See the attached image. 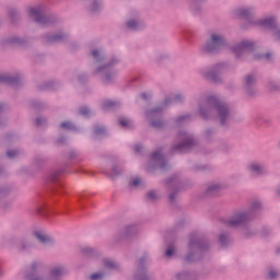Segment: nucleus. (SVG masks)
I'll list each match as a JSON object with an SVG mask.
<instances>
[{"label":"nucleus","instance_id":"obj_49","mask_svg":"<svg viewBox=\"0 0 280 280\" xmlns=\"http://www.w3.org/2000/svg\"><path fill=\"white\" fill-rule=\"evenodd\" d=\"M10 43L16 44V45H23V39H21L20 37H13L10 39Z\"/></svg>","mask_w":280,"mask_h":280},{"label":"nucleus","instance_id":"obj_41","mask_svg":"<svg viewBox=\"0 0 280 280\" xmlns=\"http://www.w3.org/2000/svg\"><path fill=\"white\" fill-rule=\"evenodd\" d=\"M20 152L18 150H9L7 151L8 159H16L19 156Z\"/></svg>","mask_w":280,"mask_h":280},{"label":"nucleus","instance_id":"obj_33","mask_svg":"<svg viewBox=\"0 0 280 280\" xmlns=\"http://www.w3.org/2000/svg\"><path fill=\"white\" fill-rule=\"evenodd\" d=\"M94 135H95L96 137H102V136L106 135V128H105V127H102V126H100V125H96V126L94 127Z\"/></svg>","mask_w":280,"mask_h":280},{"label":"nucleus","instance_id":"obj_45","mask_svg":"<svg viewBox=\"0 0 280 280\" xmlns=\"http://www.w3.org/2000/svg\"><path fill=\"white\" fill-rule=\"evenodd\" d=\"M187 119H191V115L187 114V115L177 117L176 124H183V121H187Z\"/></svg>","mask_w":280,"mask_h":280},{"label":"nucleus","instance_id":"obj_3","mask_svg":"<svg viewBox=\"0 0 280 280\" xmlns=\"http://www.w3.org/2000/svg\"><path fill=\"white\" fill-rule=\"evenodd\" d=\"M209 250V243L196 235L190 236L185 261H198Z\"/></svg>","mask_w":280,"mask_h":280},{"label":"nucleus","instance_id":"obj_19","mask_svg":"<svg viewBox=\"0 0 280 280\" xmlns=\"http://www.w3.org/2000/svg\"><path fill=\"white\" fill-rule=\"evenodd\" d=\"M248 170L254 172V174H258L259 176L268 174V170H266L262 164H259L257 162H253L252 164H249Z\"/></svg>","mask_w":280,"mask_h":280},{"label":"nucleus","instance_id":"obj_51","mask_svg":"<svg viewBox=\"0 0 280 280\" xmlns=\"http://www.w3.org/2000/svg\"><path fill=\"white\" fill-rule=\"evenodd\" d=\"M45 121H47V119H45L43 117H37L36 118V125L37 126H44Z\"/></svg>","mask_w":280,"mask_h":280},{"label":"nucleus","instance_id":"obj_40","mask_svg":"<svg viewBox=\"0 0 280 280\" xmlns=\"http://www.w3.org/2000/svg\"><path fill=\"white\" fill-rule=\"evenodd\" d=\"M117 78V73L115 72H107L105 74V82H113Z\"/></svg>","mask_w":280,"mask_h":280},{"label":"nucleus","instance_id":"obj_53","mask_svg":"<svg viewBox=\"0 0 280 280\" xmlns=\"http://www.w3.org/2000/svg\"><path fill=\"white\" fill-rule=\"evenodd\" d=\"M211 135H213V130H212V129H207V130L205 131V137H206V139H209V137H211Z\"/></svg>","mask_w":280,"mask_h":280},{"label":"nucleus","instance_id":"obj_11","mask_svg":"<svg viewBox=\"0 0 280 280\" xmlns=\"http://www.w3.org/2000/svg\"><path fill=\"white\" fill-rule=\"evenodd\" d=\"M223 66L221 63L214 66L212 69L203 70L202 75L210 82H220V73H222Z\"/></svg>","mask_w":280,"mask_h":280},{"label":"nucleus","instance_id":"obj_18","mask_svg":"<svg viewBox=\"0 0 280 280\" xmlns=\"http://www.w3.org/2000/svg\"><path fill=\"white\" fill-rule=\"evenodd\" d=\"M126 25L128 30H132L133 32H137L145 27V24H143V21H141L139 18L127 21Z\"/></svg>","mask_w":280,"mask_h":280},{"label":"nucleus","instance_id":"obj_35","mask_svg":"<svg viewBox=\"0 0 280 280\" xmlns=\"http://www.w3.org/2000/svg\"><path fill=\"white\" fill-rule=\"evenodd\" d=\"M110 178H119L121 176V170L117 167V165H114L112 167V172L109 174Z\"/></svg>","mask_w":280,"mask_h":280},{"label":"nucleus","instance_id":"obj_4","mask_svg":"<svg viewBox=\"0 0 280 280\" xmlns=\"http://www.w3.org/2000/svg\"><path fill=\"white\" fill-rule=\"evenodd\" d=\"M38 268H40V262L35 261L31 265L28 272L26 273V280H58V277H62V275L67 273V269L65 267H54L50 270L49 276L40 278L37 276Z\"/></svg>","mask_w":280,"mask_h":280},{"label":"nucleus","instance_id":"obj_63","mask_svg":"<svg viewBox=\"0 0 280 280\" xmlns=\"http://www.w3.org/2000/svg\"><path fill=\"white\" fill-rule=\"evenodd\" d=\"M33 106H38V104H37V103H34Z\"/></svg>","mask_w":280,"mask_h":280},{"label":"nucleus","instance_id":"obj_60","mask_svg":"<svg viewBox=\"0 0 280 280\" xmlns=\"http://www.w3.org/2000/svg\"><path fill=\"white\" fill-rule=\"evenodd\" d=\"M58 142H59V143H65V138H60V139L58 140Z\"/></svg>","mask_w":280,"mask_h":280},{"label":"nucleus","instance_id":"obj_46","mask_svg":"<svg viewBox=\"0 0 280 280\" xmlns=\"http://www.w3.org/2000/svg\"><path fill=\"white\" fill-rule=\"evenodd\" d=\"M91 280H103L104 279V272H96V273H93L91 277H90Z\"/></svg>","mask_w":280,"mask_h":280},{"label":"nucleus","instance_id":"obj_52","mask_svg":"<svg viewBox=\"0 0 280 280\" xmlns=\"http://www.w3.org/2000/svg\"><path fill=\"white\" fill-rule=\"evenodd\" d=\"M183 100H185V97H184L182 94H177V95H175V97H174V102H175L176 104H178V102H183Z\"/></svg>","mask_w":280,"mask_h":280},{"label":"nucleus","instance_id":"obj_38","mask_svg":"<svg viewBox=\"0 0 280 280\" xmlns=\"http://www.w3.org/2000/svg\"><path fill=\"white\" fill-rule=\"evenodd\" d=\"M60 128H63V130H75V125L71 121H63L61 122Z\"/></svg>","mask_w":280,"mask_h":280},{"label":"nucleus","instance_id":"obj_20","mask_svg":"<svg viewBox=\"0 0 280 280\" xmlns=\"http://www.w3.org/2000/svg\"><path fill=\"white\" fill-rule=\"evenodd\" d=\"M145 258H141L139 261L140 272L135 273L136 280H148V275L145 273V267L143 266Z\"/></svg>","mask_w":280,"mask_h":280},{"label":"nucleus","instance_id":"obj_62","mask_svg":"<svg viewBox=\"0 0 280 280\" xmlns=\"http://www.w3.org/2000/svg\"><path fill=\"white\" fill-rule=\"evenodd\" d=\"M198 170H205V166L199 167Z\"/></svg>","mask_w":280,"mask_h":280},{"label":"nucleus","instance_id":"obj_5","mask_svg":"<svg viewBox=\"0 0 280 280\" xmlns=\"http://www.w3.org/2000/svg\"><path fill=\"white\" fill-rule=\"evenodd\" d=\"M224 46H226V38L224 35L211 33L210 38L207 39L206 44L202 46V50L207 54H218Z\"/></svg>","mask_w":280,"mask_h":280},{"label":"nucleus","instance_id":"obj_12","mask_svg":"<svg viewBox=\"0 0 280 280\" xmlns=\"http://www.w3.org/2000/svg\"><path fill=\"white\" fill-rule=\"evenodd\" d=\"M223 189H226V186H224V184H220L218 182H212L207 185L205 194H206V196L213 198L214 196H218V194H220V191H222Z\"/></svg>","mask_w":280,"mask_h":280},{"label":"nucleus","instance_id":"obj_9","mask_svg":"<svg viewBox=\"0 0 280 280\" xmlns=\"http://www.w3.org/2000/svg\"><path fill=\"white\" fill-rule=\"evenodd\" d=\"M30 16L34 19L35 23H38V25H42L43 27L51 24V18L45 16L43 9L40 8L30 9Z\"/></svg>","mask_w":280,"mask_h":280},{"label":"nucleus","instance_id":"obj_30","mask_svg":"<svg viewBox=\"0 0 280 280\" xmlns=\"http://www.w3.org/2000/svg\"><path fill=\"white\" fill-rule=\"evenodd\" d=\"M62 174H65V170H59V171L52 172L49 176V182L56 183V180H58V177L62 176Z\"/></svg>","mask_w":280,"mask_h":280},{"label":"nucleus","instance_id":"obj_25","mask_svg":"<svg viewBox=\"0 0 280 280\" xmlns=\"http://www.w3.org/2000/svg\"><path fill=\"white\" fill-rule=\"evenodd\" d=\"M81 253L85 256V257H95V255H98L97 249H93L91 247H83L81 249Z\"/></svg>","mask_w":280,"mask_h":280},{"label":"nucleus","instance_id":"obj_58","mask_svg":"<svg viewBox=\"0 0 280 280\" xmlns=\"http://www.w3.org/2000/svg\"><path fill=\"white\" fill-rule=\"evenodd\" d=\"M140 96L142 97V100H148V94L147 93H142Z\"/></svg>","mask_w":280,"mask_h":280},{"label":"nucleus","instance_id":"obj_54","mask_svg":"<svg viewBox=\"0 0 280 280\" xmlns=\"http://www.w3.org/2000/svg\"><path fill=\"white\" fill-rule=\"evenodd\" d=\"M11 205L12 203L10 201L2 203V209H9V207H11Z\"/></svg>","mask_w":280,"mask_h":280},{"label":"nucleus","instance_id":"obj_37","mask_svg":"<svg viewBox=\"0 0 280 280\" xmlns=\"http://www.w3.org/2000/svg\"><path fill=\"white\" fill-rule=\"evenodd\" d=\"M92 56L96 62H102V60H104V55H102L97 49L92 51Z\"/></svg>","mask_w":280,"mask_h":280},{"label":"nucleus","instance_id":"obj_24","mask_svg":"<svg viewBox=\"0 0 280 280\" xmlns=\"http://www.w3.org/2000/svg\"><path fill=\"white\" fill-rule=\"evenodd\" d=\"M119 106V103L118 102H115V101H105L102 105V108L104 110H113V108Z\"/></svg>","mask_w":280,"mask_h":280},{"label":"nucleus","instance_id":"obj_64","mask_svg":"<svg viewBox=\"0 0 280 280\" xmlns=\"http://www.w3.org/2000/svg\"><path fill=\"white\" fill-rule=\"evenodd\" d=\"M277 253H279V254H280V249H277Z\"/></svg>","mask_w":280,"mask_h":280},{"label":"nucleus","instance_id":"obj_57","mask_svg":"<svg viewBox=\"0 0 280 280\" xmlns=\"http://www.w3.org/2000/svg\"><path fill=\"white\" fill-rule=\"evenodd\" d=\"M2 196H5V190L2 189V188H0V198H1Z\"/></svg>","mask_w":280,"mask_h":280},{"label":"nucleus","instance_id":"obj_2","mask_svg":"<svg viewBox=\"0 0 280 280\" xmlns=\"http://www.w3.org/2000/svg\"><path fill=\"white\" fill-rule=\"evenodd\" d=\"M261 209V203L259 201H253L248 211L237 212L228 222L229 226H243V235L245 237H253L255 235V230L248 226V222L255 218V213Z\"/></svg>","mask_w":280,"mask_h":280},{"label":"nucleus","instance_id":"obj_43","mask_svg":"<svg viewBox=\"0 0 280 280\" xmlns=\"http://www.w3.org/2000/svg\"><path fill=\"white\" fill-rule=\"evenodd\" d=\"M132 187H139V185H143V180H141V177L133 178L130 184Z\"/></svg>","mask_w":280,"mask_h":280},{"label":"nucleus","instance_id":"obj_50","mask_svg":"<svg viewBox=\"0 0 280 280\" xmlns=\"http://www.w3.org/2000/svg\"><path fill=\"white\" fill-rule=\"evenodd\" d=\"M268 277L269 279H277L279 277V273L275 270H269Z\"/></svg>","mask_w":280,"mask_h":280},{"label":"nucleus","instance_id":"obj_15","mask_svg":"<svg viewBox=\"0 0 280 280\" xmlns=\"http://www.w3.org/2000/svg\"><path fill=\"white\" fill-rule=\"evenodd\" d=\"M166 185L168 187H174V191L168 196L171 202H174L176 200V196H178V187L180 186V180L177 176H172L167 179Z\"/></svg>","mask_w":280,"mask_h":280},{"label":"nucleus","instance_id":"obj_28","mask_svg":"<svg viewBox=\"0 0 280 280\" xmlns=\"http://www.w3.org/2000/svg\"><path fill=\"white\" fill-rule=\"evenodd\" d=\"M271 58H272V54H270V52L254 55V60H256V61L271 60Z\"/></svg>","mask_w":280,"mask_h":280},{"label":"nucleus","instance_id":"obj_21","mask_svg":"<svg viewBox=\"0 0 280 280\" xmlns=\"http://www.w3.org/2000/svg\"><path fill=\"white\" fill-rule=\"evenodd\" d=\"M234 14L242 19H249L254 14V10L253 8H240L234 11Z\"/></svg>","mask_w":280,"mask_h":280},{"label":"nucleus","instance_id":"obj_44","mask_svg":"<svg viewBox=\"0 0 280 280\" xmlns=\"http://www.w3.org/2000/svg\"><path fill=\"white\" fill-rule=\"evenodd\" d=\"M100 8H102V2L95 0V1L92 3L91 11H92V12H97V11L100 10Z\"/></svg>","mask_w":280,"mask_h":280},{"label":"nucleus","instance_id":"obj_36","mask_svg":"<svg viewBox=\"0 0 280 280\" xmlns=\"http://www.w3.org/2000/svg\"><path fill=\"white\" fill-rule=\"evenodd\" d=\"M30 246H32L31 241L27 238H24L21 241L19 248H20V250H25V249L30 248Z\"/></svg>","mask_w":280,"mask_h":280},{"label":"nucleus","instance_id":"obj_56","mask_svg":"<svg viewBox=\"0 0 280 280\" xmlns=\"http://www.w3.org/2000/svg\"><path fill=\"white\" fill-rule=\"evenodd\" d=\"M170 104H172V100L166 98L165 102H164V105H165V106H170Z\"/></svg>","mask_w":280,"mask_h":280},{"label":"nucleus","instance_id":"obj_31","mask_svg":"<svg viewBox=\"0 0 280 280\" xmlns=\"http://www.w3.org/2000/svg\"><path fill=\"white\" fill-rule=\"evenodd\" d=\"M266 86L271 93H275V91H280L279 84H277L275 81H268Z\"/></svg>","mask_w":280,"mask_h":280},{"label":"nucleus","instance_id":"obj_34","mask_svg":"<svg viewBox=\"0 0 280 280\" xmlns=\"http://www.w3.org/2000/svg\"><path fill=\"white\" fill-rule=\"evenodd\" d=\"M176 277L178 280H196L194 278V275L189 272H182V273H178Z\"/></svg>","mask_w":280,"mask_h":280},{"label":"nucleus","instance_id":"obj_55","mask_svg":"<svg viewBox=\"0 0 280 280\" xmlns=\"http://www.w3.org/2000/svg\"><path fill=\"white\" fill-rule=\"evenodd\" d=\"M143 147H141V144H137L136 145V152H141Z\"/></svg>","mask_w":280,"mask_h":280},{"label":"nucleus","instance_id":"obj_39","mask_svg":"<svg viewBox=\"0 0 280 280\" xmlns=\"http://www.w3.org/2000/svg\"><path fill=\"white\" fill-rule=\"evenodd\" d=\"M175 253H176V247L174 245H168L165 252L166 257H174Z\"/></svg>","mask_w":280,"mask_h":280},{"label":"nucleus","instance_id":"obj_16","mask_svg":"<svg viewBox=\"0 0 280 280\" xmlns=\"http://www.w3.org/2000/svg\"><path fill=\"white\" fill-rule=\"evenodd\" d=\"M256 83L257 79H255V75L247 74L245 77V91L246 93H248V95H255V93H257V91L253 89V86H255Z\"/></svg>","mask_w":280,"mask_h":280},{"label":"nucleus","instance_id":"obj_17","mask_svg":"<svg viewBox=\"0 0 280 280\" xmlns=\"http://www.w3.org/2000/svg\"><path fill=\"white\" fill-rule=\"evenodd\" d=\"M0 82L10 84L11 86H16V84L21 82V75L16 74L12 77L10 74H0Z\"/></svg>","mask_w":280,"mask_h":280},{"label":"nucleus","instance_id":"obj_8","mask_svg":"<svg viewBox=\"0 0 280 280\" xmlns=\"http://www.w3.org/2000/svg\"><path fill=\"white\" fill-rule=\"evenodd\" d=\"M255 50V44L250 40H242L237 45L233 46L232 51L235 54L236 58H242L246 54H250Z\"/></svg>","mask_w":280,"mask_h":280},{"label":"nucleus","instance_id":"obj_7","mask_svg":"<svg viewBox=\"0 0 280 280\" xmlns=\"http://www.w3.org/2000/svg\"><path fill=\"white\" fill-rule=\"evenodd\" d=\"M147 118L150 121L151 128H155L156 130H161V128L165 127V122L163 119H161V116L163 115L162 107H153L151 109H148L145 112Z\"/></svg>","mask_w":280,"mask_h":280},{"label":"nucleus","instance_id":"obj_1","mask_svg":"<svg viewBox=\"0 0 280 280\" xmlns=\"http://www.w3.org/2000/svg\"><path fill=\"white\" fill-rule=\"evenodd\" d=\"M199 114L202 119L218 117L221 126H229V121L233 119V109L231 106L218 98V96H209L199 105Z\"/></svg>","mask_w":280,"mask_h":280},{"label":"nucleus","instance_id":"obj_42","mask_svg":"<svg viewBox=\"0 0 280 280\" xmlns=\"http://www.w3.org/2000/svg\"><path fill=\"white\" fill-rule=\"evenodd\" d=\"M147 198H148V200H158L159 199V195L156 194V191L150 190L147 194Z\"/></svg>","mask_w":280,"mask_h":280},{"label":"nucleus","instance_id":"obj_14","mask_svg":"<svg viewBox=\"0 0 280 280\" xmlns=\"http://www.w3.org/2000/svg\"><path fill=\"white\" fill-rule=\"evenodd\" d=\"M260 25L264 27H269V30H273V36L277 40H280V28L277 27V20L275 18H267L260 22Z\"/></svg>","mask_w":280,"mask_h":280},{"label":"nucleus","instance_id":"obj_26","mask_svg":"<svg viewBox=\"0 0 280 280\" xmlns=\"http://www.w3.org/2000/svg\"><path fill=\"white\" fill-rule=\"evenodd\" d=\"M104 266L109 270H117V268H119V264L112 259H104Z\"/></svg>","mask_w":280,"mask_h":280},{"label":"nucleus","instance_id":"obj_10","mask_svg":"<svg viewBox=\"0 0 280 280\" xmlns=\"http://www.w3.org/2000/svg\"><path fill=\"white\" fill-rule=\"evenodd\" d=\"M161 152H162V150H158L156 152H154L152 154L151 166L159 167L160 170L165 172L167 170V167H170V164L167 163V161H165V158L163 156V153H161Z\"/></svg>","mask_w":280,"mask_h":280},{"label":"nucleus","instance_id":"obj_61","mask_svg":"<svg viewBox=\"0 0 280 280\" xmlns=\"http://www.w3.org/2000/svg\"><path fill=\"white\" fill-rule=\"evenodd\" d=\"M0 126H5V121L0 120Z\"/></svg>","mask_w":280,"mask_h":280},{"label":"nucleus","instance_id":"obj_59","mask_svg":"<svg viewBox=\"0 0 280 280\" xmlns=\"http://www.w3.org/2000/svg\"><path fill=\"white\" fill-rule=\"evenodd\" d=\"M54 86L51 85V83H48L45 85V89H52Z\"/></svg>","mask_w":280,"mask_h":280},{"label":"nucleus","instance_id":"obj_32","mask_svg":"<svg viewBox=\"0 0 280 280\" xmlns=\"http://www.w3.org/2000/svg\"><path fill=\"white\" fill-rule=\"evenodd\" d=\"M220 244L222 246H229V244H231V236H229V234H221Z\"/></svg>","mask_w":280,"mask_h":280},{"label":"nucleus","instance_id":"obj_6","mask_svg":"<svg viewBox=\"0 0 280 280\" xmlns=\"http://www.w3.org/2000/svg\"><path fill=\"white\" fill-rule=\"evenodd\" d=\"M178 139L180 142L172 148V152H187V150H191L196 145L194 136L185 131H179Z\"/></svg>","mask_w":280,"mask_h":280},{"label":"nucleus","instance_id":"obj_23","mask_svg":"<svg viewBox=\"0 0 280 280\" xmlns=\"http://www.w3.org/2000/svg\"><path fill=\"white\" fill-rule=\"evenodd\" d=\"M137 233H139V229L137 228V225L132 224V225H127L125 228V235L128 237L130 235H137Z\"/></svg>","mask_w":280,"mask_h":280},{"label":"nucleus","instance_id":"obj_29","mask_svg":"<svg viewBox=\"0 0 280 280\" xmlns=\"http://www.w3.org/2000/svg\"><path fill=\"white\" fill-rule=\"evenodd\" d=\"M119 125L122 128H135V125L132 124V120L126 118V117H121L119 118Z\"/></svg>","mask_w":280,"mask_h":280},{"label":"nucleus","instance_id":"obj_22","mask_svg":"<svg viewBox=\"0 0 280 280\" xmlns=\"http://www.w3.org/2000/svg\"><path fill=\"white\" fill-rule=\"evenodd\" d=\"M35 237L40 242V244H44V246H54V240L45 234L36 232Z\"/></svg>","mask_w":280,"mask_h":280},{"label":"nucleus","instance_id":"obj_48","mask_svg":"<svg viewBox=\"0 0 280 280\" xmlns=\"http://www.w3.org/2000/svg\"><path fill=\"white\" fill-rule=\"evenodd\" d=\"M9 15L11 16L12 21H14V19L19 16V12L16 11V9H9Z\"/></svg>","mask_w":280,"mask_h":280},{"label":"nucleus","instance_id":"obj_27","mask_svg":"<svg viewBox=\"0 0 280 280\" xmlns=\"http://www.w3.org/2000/svg\"><path fill=\"white\" fill-rule=\"evenodd\" d=\"M119 60L113 59L110 62L105 63L104 66H101L100 68L96 69V73H102V71H106V69H110L114 65H117Z\"/></svg>","mask_w":280,"mask_h":280},{"label":"nucleus","instance_id":"obj_13","mask_svg":"<svg viewBox=\"0 0 280 280\" xmlns=\"http://www.w3.org/2000/svg\"><path fill=\"white\" fill-rule=\"evenodd\" d=\"M62 40H67V33L47 34L44 37L45 45H56V43H62Z\"/></svg>","mask_w":280,"mask_h":280},{"label":"nucleus","instance_id":"obj_47","mask_svg":"<svg viewBox=\"0 0 280 280\" xmlns=\"http://www.w3.org/2000/svg\"><path fill=\"white\" fill-rule=\"evenodd\" d=\"M80 115H84V117H89V115H91V109H89V107H81Z\"/></svg>","mask_w":280,"mask_h":280}]
</instances>
